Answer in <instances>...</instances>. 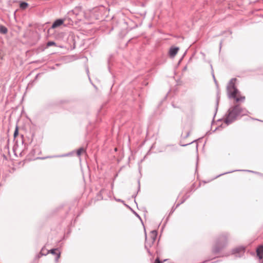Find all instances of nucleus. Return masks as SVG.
<instances>
[{
  "instance_id": "1a4fd4ad",
  "label": "nucleus",
  "mask_w": 263,
  "mask_h": 263,
  "mask_svg": "<svg viewBox=\"0 0 263 263\" xmlns=\"http://www.w3.org/2000/svg\"><path fill=\"white\" fill-rule=\"evenodd\" d=\"M84 152L85 149L83 148H80L77 151V154L78 156H80L81 154L84 153Z\"/></svg>"
},
{
  "instance_id": "0eeeda50",
  "label": "nucleus",
  "mask_w": 263,
  "mask_h": 263,
  "mask_svg": "<svg viewBox=\"0 0 263 263\" xmlns=\"http://www.w3.org/2000/svg\"><path fill=\"white\" fill-rule=\"evenodd\" d=\"M50 251L52 254H56L57 255V258H56V260L58 261V259L60 257V253L58 251V250L57 249H52Z\"/></svg>"
},
{
  "instance_id": "39448f33",
  "label": "nucleus",
  "mask_w": 263,
  "mask_h": 263,
  "mask_svg": "<svg viewBox=\"0 0 263 263\" xmlns=\"http://www.w3.org/2000/svg\"><path fill=\"white\" fill-rule=\"evenodd\" d=\"M64 23V20L61 19H59L56 20L52 24L51 28L54 29L57 28L58 27L62 25Z\"/></svg>"
},
{
  "instance_id": "9d476101",
  "label": "nucleus",
  "mask_w": 263,
  "mask_h": 263,
  "mask_svg": "<svg viewBox=\"0 0 263 263\" xmlns=\"http://www.w3.org/2000/svg\"><path fill=\"white\" fill-rule=\"evenodd\" d=\"M28 6V4L27 3L23 2V3H21L20 4V8L23 9H25L27 8Z\"/></svg>"
},
{
  "instance_id": "7ed1b4c3",
  "label": "nucleus",
  "mask_w": 263,
  "mask_h": 263,
  "mask_svg": "<svg viewBox=\"0 0 263 263\" xmlns=\"http://www.w3.org/2000/svg\"><path fill=\"white\" fill-rule=\"evenodd\" d=\"M231 96L232 97L235 99L237 102L243 101L245 99V97L240 96L238 94V90L235 88H234L233 91L231 92Z\"/></svg>"
},
{
  "instance_id": "ddd939ff",
  "label": "nucleus",
  "mask_w": 263,
  "mask_h": 263,
  "mask_svg": "<svg viewBox=\"0 0 263 263\" xmlns=\"http://www.w3.org/2000/svg\"><path fill=\"white\" fill-rule=\"evenodd\" d=\"M154 263H161V262L160 261L159 258H157L156 259V260H155V262Z\"/></svg>"
},
{
  "instance_id": "20e7f679",
  "label": "nucleus",
  "mask_w": 263,
  "mask_h": 263,
  "mask_svg": "<svg viewBox=\"0 0 263 263\" xmlns=\"http://www.w3.org/2000/svg\"><path fill=\"white\" fill-rule=\"evenodd\" d=\"M179 50V47H171L168 51V55L171 58H174Z\"/></svg>"
},
{
  "instance_id": "f03ea898",
  "label": "nucleus",
  "mask_w": 263,
  "mask_h": 263,
  "mask_svg": "<svg viewBox=\"0 0 263 263\" xmlns=\"http://www.w3.org/2000/svg\"><path fill=\"white\" fill-rule=\"evenodd\" d=\"M242 109L239 105L235 106L233 109L230 110L227 121L229 119L234 118L237 115H239L242 112Z\"/></svg>"
},
{
  "instance_id": "f257e3e1",
  "label": "nucleus",
  "mask_w": 263,
  "mask_h": 263,
  "mask_svg": "<svg viewBox=\"0 0 263 263\" xmlns=\"http://www.w3.org/2000/svg\"><path fill=\"white\" fill-rule=\"evenodd\" d=\"M157 235V232L153 231L150 233L148 237H146L145 246L147 250L153 245L156 240Z\"/></svg>"
},
{
  "instance_id": "6e6552de",
  "label": "nucleus",
  "mask_w": 263,
  "mask_h": 263,
  "mask_svg": "<svg viewBox=\"0 0 263 263\" xmlns=\"http://www.w3.org/2000/svg\"><path fill=\"white\" fill-rule=\"evenodd\" d=\"M8 32V30L6 27L3 26L0 27V32L3 34H6Z\"/></svg>"
},
{
  "instance_id": "9b49d317",
  "label": "nucleus",
  "mask_w": 263,
  "mask_h": 263,
  "mask_svg": "<svg viewBox=\"0 0 263 263\" xmlns=\"http://www.w3.org/2000/svg\"><path fill=\"white\" fill-rule=\"evenodd\" d=\"M18 134V128L17 126L16 127L14 133V137L16 138Z\"/></svg>"
},
{
  "instance_id": "423d86ee",
  "label": "nucleus",
  "mask_w": 263,
  "mask_h": 263,
  "mask_svg": "<svg viewBox=\"0 0 263 263\" xmlns=\"http://www.w3.org/2000/svg\"><path fill=\"white\" fill-rule=\"evenodd\" d=\"M257 255L260 259L263 257V246H260L256 250Z\"/></svg>"
},
{
  "instance_id": "f8f14e48",
  "label": "nucleus",
  "mask_w": 263,
  "mask_h": 263,
  "mask_svg": "<svg viewBox=\"0 0 263 263\" xmlns=\"http://www.w3.org/2000/svg\"><path fill=\"white\" fill-rule=\"evenodd\" d=\"M54 45H55V43L54 42H49L47 44V46L48 47L51 46H54Z\"/></svg>"
}]
</instances>
